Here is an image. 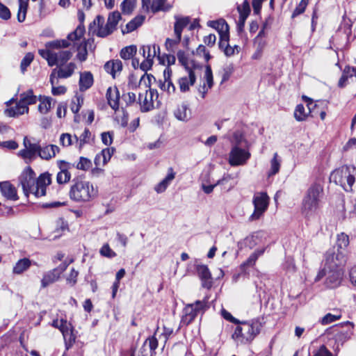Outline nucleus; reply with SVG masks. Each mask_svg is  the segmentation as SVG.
Masks as SVG:
<instances>
[{
    "label": "nucleus",
    "instance_id": "f257e3e1",
    "mask_svg": "<svg viewBox=\"0 0 356 356\" xmlns=\"http://www.w3.org/2000/svg\"><path fill=\"white\" fill-rule=\"evenodd\" d=\"M24 194L29 197L33 194L35 197L45 195L46 188L51 182V175L49 172L42 173L37 179L34 171L28 167L19 177Z\"/></svg>",
    "mask_w": 356,
    "mask_h": 356
},
{
    "label": "nucleus",
    "instance_id": "f03ea898",
    "mask_svg": "<svg viewBox=\"0 0 356 356\" xmlns=\"http://www.w3.org/2000/svg\"><path fill=\"white\" fill-rule=\"evenodd\" d=\"M356 168L343 165L334 170L330 176L331 182L341 186L346 192L355 191L353 184L355 181Z\"/></svg>",
    "mask_w": 356,
    "mask_h": 356
},
{
    "label": "nucleus",
    "instance_id": "7ed1b4c3",
    "mask_svg": "<svg viewBox=\"0 0 356 356\" xmlns=\"http://www.w3.org/2000/svg\"><path fill=\"white\" fill-rule=\"evenodd\" d=\"M140 53L145 58V60L140 64V69L147 72L149 70L153 65L154 58L160 53V47L158 45H143L140 49ZM156 81L155 77L152 74L145 73L143 74L140 80V83L144 81L147 86H149L152 80Z\"/></svg>",
    "mask_w": 356,
    "mask_h": 356
},
{
    "label": "nucleus",
    "instance_id": "20e7f679",
    "mask_svg": "<svg viewBox=\"0 0 356 356\" xmlns=\"http://www.w3.org/2000/svg\"><path fill=\"white\" fill-rule=\"evenodd\" d=\"M323 188L320 184L314 183L307 191L302 200V213L310 216L318 210L320 197L323 195Z\"/></svg>",
    "mask_w": 356,
    "mask_h": 356
},
{
    "label": "nucleus",
    "instance_id": "39448f33",
    "mask_svg": "<svg viewBox=\"0 0 356 356\" xmlns=\"http://www.w3.org/2000/svg\"><path fill=\"white\" fill-rule=\"evenodd\" d=\"M96 195L97 191L88 181H77L71 186L70 191V199L77 202H88Z\"/></svg>",
    "mask_w": 356,
    "mask_h": 356
},
{
    "label": "nucleus",
    "instance_id": "423d86ee",
    "mask_svg": "<svg viewBox=\"0 0 356 356\" xmlns=\"http://www.w3.org/2000/svg\"><path fill=\"white\" fill-rule=\"evenodd\" d=\"M346 262V251L339 250L336 247L330 248L325 254L324 268L318 273L316 280H319L326 274L327 268H339Z\"/></svg>",
    "mask_w": 356,
    "mask_h": 356
},
{
    "label": "nucleus",
    "instance_id": "0eeeda50",
    "mask_svg": "<svg viewBox=\"0 0 356 356\" xmlns=\"http://www.w3.org/2000/svg\"><path fill=\"white\" fill-rule=\"evenodd\" d=\"M261 327V325L257 321L243 322L241 325L236 327L233 337H241L248 341H251L259 333Z\"/></svg>",
    "mask_w": 356,
    "mask_h": 356
},
{
    "label": "nucleus",
    "instance_id": "6e6552de",
    "mask_svg": "<svg viewBox=\"0 0 356 356\" xmlns=\"http://www.w3.org/2000/svg\"><path fill=\"white\" fill-rule=\"evenodd\" d=\"M71 45L67 40H55L52 41L47 42L45 44V49H39L38 54L45 60H47L49 66H54V50L60 49H65L69 47Z\"/></svg>",
    "mask_w": 356,
    "mask_h": 356
},
{
    "label": "nucleus",
    "instance_id": "1a4fd4ad",
    "mask_svg": "<svg viewBox=\"0 0 356 356\" xmlns=\"http://www.w3.org/2000/svg\"><path fill=\"white\" fill-rule=\"evenodd\" d=\"M207 306V301L196 300L194 303L188 304L183 310L181 323L184 325L190 324L200 312H204Z\"/></svg>",
    "mask_w": 356,
    "mask_h": 356
},
{
    "label": "nucleus",
    "instance_id": "9d476101",
    "mask_svg": "<svg viewBox=\"0 0 356 356\" xmlns=\"http://www.w3.org/2000/svg\"><path fill=\"white\" fill-rule=\"evenodd\" d=\"M269 197L266 193L261 192L255 193L253 197L254 210L250 216V220H258L266 211L268 206Z\"/></svg>",
    "mask_w": 356,
    "mask_h": 356
},
{
    "label": "nucleus",
    "instance_id": "9b49d317",
    "mask_svg": "<svg viewBox=\"0 0 356 356\" xmlns=\"http://www.w3.org/2000/svg\"><path fill=\"white\" fill-rule=\"evenodd\" d=\"M250 157V153L245 147L233 146L229 154V163L232 166L244 165Z\"/></svg>",
    "mask_w": 356,
    "mask_h": 356
},
{
    "label": "nucleus",
    "instance_id": "f8f14e48",
    "mask_svg": "<svg viewBox=\"0 0 356 356\" xmlns=\"http://www.w3.org/2000/svg\"><path fill=\"white\" fill-rule=\"evenodd\" d=\"M325 284L329 288H335L339 286L342 280L343 272L339 268H327Z\"/></svg>",
    "mask_w": 356,
    "mask_h": 356
},
{
    "label": "nucleus",
    "instance_id": "ddd939ff",
    "mask_svg": "<svg viewBox=\"0 0 356 356\" xmlns=\"http://www.w3.org/2000/svg\"><path fill=\"white\" fill-rule=\"evenodd\" d=\"M120 19L121 15L118 11L111 13L108 17L106 24L104 25V31L101 32L102 35L108 36L113 33L117 29V25Z\"/></svg>",
    "mask_w": 356,
    "mask_h": 356
},
{
    "label": "nucleus",
    "instance_id": "4468645a",
    "mask_svg": "<svg viewBox=\"0 0 356 356\" xmlns=\"http://www.w3.org/2000/svg\"><path fill=\"white\" fill-rule=\"evenodd\" d=\"M104 17L102 15H97L88 26V34L97 35L99 38H105L106 35H102L101 32L104 31Z\"/></svg>",
    "mask_w": 356,
    "mask_h": 356
},
{
    "label": "nucleus",
    "instance_id": "2eb2a0df",
    "mask_svg": "<svg viewBox=\"0 0 356 356\" xmlns=\"http://www.w3.org/2000/svg\"><path fill=\"white\" fill-rule=\"evenodd\" d=\"M197 275L202 281V286L206 289H210L212 286L213 282L211 274L209 268L206 265H197L196 267Z\"/></svg>",
    "mask_w": 356,
    "mask_h": 356
},
{
    "label": "nucleus",
    "instance_id": "dca6fc26",
    "mask_svg": "<svg viewBox=\"0 0 356 356\" xmlns=\"http://www.w3.org/2000/svg\"><path fill=\"white\" fill-rule=\"evenodd\" d=\"M29 147L21 149L18 155L29 163L34 159L37 155L39 156L40 145L37 143H29Z\"/></svg>",
    "mask_w": 356,
    "mask_h": 356
},
{
    "label": "nucleus",
    "instance_id": "f3484780",
    "mask_svg": "<svg viewBox=\"0 0 356 356\" xmlns=\"http://www.w3.org/2000/svg\"><path fill=\"white\" fill-rule=\"evenodd\" d=\"M69 325L70 324H68L66 320H60V331L63 335L67 350H68L75 341V337L72 334V330L69 328Z\"/></svg>",
    "mask_w": 356,
    "mask_h": 356
},
{
    "label": "nucleus",
    "instance_id": "a211bd4d",
    "mask_svg": "<svg viewBox=\"0 0 356 356\" xmlns=\"http://www.w3.org/2000/svg\"><path fill=\"white\" fill-rule=\"evenodd\" d=\"M106 97L108 105L115 111L119 108L120 92L117 87H109L106 90Z\"/></svg>",
    "mask_w": 356,
    "mask_h": 356
},
{
    "label": "nucleus",
    "instance_id": "6ab92c4d",
    "mask_svg": "<svg viewBox=\"0 0 356 356\" xmlns=\"http://www.w3.org/2000/svg\"><path fill=\"white\" fill-rule=\"evenodd\" d=\"M0 190L2 195L8 200H17L18 195L15 187L8 181L0 183Z\"/></svg>",
    "mask_w": 356,
    "mask_h": 356
},
{
    "label": "nucleus",
    "instance_id": "aec40b11",
    "mask_svg": "<svg viewBox=\"0 0 356 356\" xmlns=\"http://www.w3.org/2000/svg\"><path fill=\"white\" fill-rule=\"evenodd\" d=\"M186 71L188 73V76L181 77L178 81L180 90L183 92L188 91L190 86H193L196 80V76L193 70Z\"/></svg>",
    "mask_w": 356,
    "mask_h": 356
},
{
    "label": "nucleus",
    "instance_id": "412c9836",
    "mask_svg": "<svg viewBox=\"0 0 356 356\" xmlns=\"http://www.w3.org/2000/svg\"><path fill=\"white\" fill-rule=\"evenodd\" d=\"M58 51H54V63L55 65L63 66L72 58L73 52L70 50H62L61 49H57Z\"/></svg>",
    "mask_w": 356,
    "mask_h": 356
},
{
    "label": "nucleus",
    "instance_id": "4be33fe9",
    "mask_svg": "<svg viewBox=\"0 0 356 356\" xmlns=\"http://www.w3.org/2000/svg\"><path fill=\"white\" fill-rule=\"evenodd\" d=\"M175 22L174 24V33L175 36L181 37L182 31L184 28L189 25L191 22L190 17H182L175 15Z\"/></svg>",
    "mask_w": 356,
    "mask_h": 356
},
{
    "label": "nucleus",
    "instance_id": "5701e85b",
    "mask_svg": "<svg viewBox=\"0 0 356 356\" xmlns=\"http://www.w3.org/2000/svg\"><path fill=\"white\" fill-rule=\"evenodd\" d=\"M174 115L179 121L187 122L191 118V111L186 104L177 106L174 111Z\"/></svg>",
    "mask_w": 356,
    "mask_h": 356
},
{
    "label": "nucleus",
    "instance_id": "b1692460",
    "mask_svg": "<svg viewBox=\"0 0 356 356\" xmlns=\"http://www.w3.org/2000/svg\"><path fill=\"white\" fill-rule=\"evenodd\" d=\"M93 75L90 72H83L80 73L79 81V90L81 92L89 89L93 84Z\"/></svg>",
    "mask_w": 356,
    "mask_h": 356
},
{
    "label": "nucleus",
    "instance_id": "393cba45",
    "mask_svg": "<svg viewBox=\"0 0 356 356\" xmlns=\"http://www.w3.org/2000/svg\"><path fill=\"white\" fill-rule=\"evenodd\" d=\"M59 152V147L55 145H48L40 148L39 156L42 159L49 160Z\"/></svg>",
    "mask_w": 356,
    "mask_h": 356
},
{
    "label": "nucleus",
    "instance_id": "a878e982",
    "mask_svg": "<svg viewBox=\"0 0 356 356\" xmlns=\"http://www.w3.org/2000/svg\"><path fill=\"white\" fill-rule=\"evenodd\" d=\"M172 7L171 4L167 3V0H152L150 2L149 10L153 13H156L159 11H169Z\"/></svg>",
    "mask_w": 356,
    "mask_h": 356
},
{
    "label": "nucleus",
    "instance_id": "bb28decb",
    "mask_svg": "<svg viewBox=\"0 0 356 356\" xmlns=\"http://www.w3.org/2000/svg\"><path fill=\"white\" fill-rule=\"evenodd\" d=\"M104 70L106 72L111 74L113 78L115 77V74L121 72L122 70V63L120 60H112L106 63L104 65Z\"/></svg>",
    "mask_w": 356,
    "mask_h": 356
},
{
    "label": "nucleus",
    "instance_id": "cd10ccee",
    "mask_svg": "<svg viewBox=\"0 0 356 356\" xmlns=\"http://www.w3.org/2000/svg\"><path fill=\"white\" fill-rule=\"evenodd\" d=\"M28 112L29 107L24 106L23 104H21L20 101H19V102L17 103L15 106L6 108L4 111L5 115L8 117H16Z\"/></svg>",
    "mask_w": 356,
    "mask_h": 356
},
{
    "label": "nucleus",
    "instance_id": "c85d7f7f",
    "mask_svg": "<svg viewBox=\"0 0 356 356\" xmlns=\"http://www.w3.org/2000/svg\"><path fill=\"white\" fill-rule=\"evenodd\" d=\"M60 277V275L58 273L57 270H51L46 273L41 280V286L42 288H45L51 284L56 282Z\"/></svg>",
    "mask_w": 356,
    "mask_h": 356
},
{
    "label": "nucleus",
    "instance_id": "c756f323",
    "mask_svg": "<svg viewBox=\"0 0 356 356\" xmlns=\"http://www.w3.org/2000/svg\"><path fill=\"white\" fill-rule=\"evenodd\" d=\"M145 20V16L143 15H138L131 19L129 22H128L126 25L125 29H122V32L123 34H126L134 31L138 27L141 26Z\"/></svg>",
    "mask_w": 356,
    "mask_h": 356
},
{
    "label": "nucleus",
    "instance_id": "7c9ffc66",
    "mask_svg": "<svg viewBox=\"0 0 356 356\" xmlns=\"http://www.w3.org/2000/svg\"><path fill=\"white\" fill-rule=\"evenodd\" d=\"M76 68V65L74 63H68L65 67H60L56 69L57 79H66L71 76Z\"/></svg>",
    "mask_w": 356,
    "mask_h": 356
},
{
    "label": "nucleus",
    "instance_id": "2f4dec72",
    "mask_svg": "<svg viewBox=\"0 0 356 356\" xmlns=\"http://www.w3.org/2000/svg\"><path fill=\"white\" fill-rule=\"evenodd\" d=\"M86 32L84 24H79L76 29L70 33L67 36V40L70 43L71 42H76L83 38Z\"/></svg>",
    "mask_w": 356,
    "mask_h": 356
},
{
    "label": "nucleus",
    "instance_id": "473e14b6",
    "mask_svg": "<svg viewBox=\"0 0 356 356\" xmlns=\"http://www.w3.org/2000/svg\"><path fill=\"white\" fill-rule=\"evenodd\" d=\"M37 96L33 95L32 90H28L20 95L19 101L24 106H28L29 105L34 104L37 102Z\"/></svg>",
    "mask_w": 356,
    "mask_h": 356
},
{
    "label": "nucleus",
    "instance_id": "72a5a7b5",
    "mask_svg": "<svg viewBox=\"0 0 356 356\" xmlns=\"http://www.w3.org/2000/svg\"><path fill=\"white\" fill-rule=\"evenodd\" d=\"M31 264V261L29 259L24 258L19 259L13 268V273L21 274L24 271L26 270Z\"/></svg>",
    "mask_w": 356,
    "mask_h": 356
},
{
    "label": "nucleus",
    "instance_id": "f704fd0d",
    "mask_svg": "<svg viewBox=\"0 0 356 356\" xmlns=\"http://www.w3.org/2000/svg\"><path fill=\"white\" fill-rule=\"evenodd\" d=\"M348 236L343 232H341L337 235L336 245L334 247H336V248L339 250L346 251V248L348 247Z\"/></svg>",
    "mask_w": 356,
    "mask_h": 356
},
{
    "label": "nucleus",
    "instance_id": "c9c22d12",
    "mask_svg": "<svg viewBox=\"0 0 356 356\" xmlns=\"http://www.w3.org/2000/svg\"><path fill=\"white\" fill-rule=\"evenodd\" d=\"M40 103L38 106V110L41 113H47L51 106V102L53 99L49 97L40 96L39 99Z\"/></svg>",
    "mask_w": 356,
    "mask_h": 356
},
{
    "label": "nucleus",
    "instance_id": "e433bc0d",
    "mask_svg": "<svg viewBox=\"0 0 356 356\" xmlns=\"http://www.w3.org/2000/svg\"><path fill=\"white\" fill-rule=\"evenodd\" d=\"M18 1L19 8L17 13V20L19 22H23L26 19L29 0H18Z\"/></svg>",
    "mask_w": 356,
    "mask_h": 356
},
{
    "label": "nucleus",
    "instance_id": "4c0bfd02",
    "mask_svg": "<svg viewBox=\"0 0 356 356\" xmlns=\"http://www.w3.org/2000/svg\"><path fill=\"white\" fill-rule=\"evenodd\" d=\"M248 142L245 140L243 134L241 131H236L234 133L232 145L233 146H238L241 147H246Z\"/></svg>",
    "mask_w": 356,
    "mask_h": 356
},
{
    "label": "nucleus",
    "instance_id": "58836bf2",
    "mask_svg": "<svg viewBox=\"0 0 356 356\" xmlns=\"http://www.w3.org/2000/svg\"><path fill=\"white\" fill-rule=\"evenodd\" d=\"M352 332L350 330L341 331L334 335V340L337 344V348L350 338Z\"/></svg>",
    "mask_w": 356,
    "mask_h": 356
},
{
    "label": "nucleus",
    "instance_id": "ea45409f",
    "mask_svg": "<svg viewBox=\"0 0 356 356\" xmlns=\"http://www.w3.org/2000/svg\"><path fill=\"white\" fill-rule=\"evenodd\" d=\"M147 91H146L145 95L143 98V94H139V104L140 105V110L142 112H147L153 108V102L151 100H148L147 97Z\"/></svg>",
    "mask_w": 356,
    "mask_h": 356
},
{
    "label": "nucleus",
    "instance_id": "a19ab883",
    "mask_svg": "<svg viewBox=\"0 0 356 356\" xmlns=\"http://www.w3.org/2000/svg\"><path fill=\"white\" fill-rule=\"evenodd\" d=\"M341 317V313L339 310H336L334 314L328 313L325 315L321 320L322 325H327L334 322Z\"/></svg>",
    "mask_w": 356,
    "mask_h": 356
},
{
    "label": "nucleus",
    "instance_id": "79ce46f5",
    "mask_svg": "<svg viewBox=\"0 0 356 356\" xmlns=\"http://www.w3.org/2000/svg\"><path fill=\"white\" fill-rule=\"evenodd\" d=\"M232 179H233V177H232V175L227 174V175H225L222 179H219L216 183V185L222 186L223 189L228 191L234 187V184L230 182V181H232Z\"/></svg>",
    "mask_w": 356,
    "mask_h": 356
},
{
    "label": "nucleus",
    "instance_id": "37998d69",
    "mask_svg": "<svg viewBox=\"0 0 356 356\" xmlns=\"http://www.w3.org/2000/svg\"><path fill=\"white\" fill-rule=\"evenodd\" d=\"M265 249L257 250L250 255L248 259L243 263L241 266H253L258 257L264 254Z\"/></svg>",
    "mask_w": 356,
    "mask_h": 356
},
{
    "label": "nucleus",
    "instance_id": "c03bdc74",
    "mask_svg": "<svg viewBox=\"0 0 356 356\" xmlns=\"http://www.w3.org/2000/svg\"><path fill=\"white\" fill-rule=\"evenodd\" d=\"M309 113L303 104H298L294 111V117L296 120L300 122L306 119Z\"/></svg>",
    "mask_w": 356,
    "mask_h": 356
},
{
    "label": "nucleus",
    "instance_id": "a18cd8bd",
    "mask_svg": "<svg viewBox=\"0 0 356 356\" xmlns=\"http://www.w3.org/2000/svg\"><path fill=\"white\" fill-rule=\"evenodd\" d=\"M277 153H275L270 161V169L268 172V177L273 176L278 173L280 168V161L277 159Z\"/></svg>",
    "mask_w": 356,
    "mask_h": 356
},
{
    "label": "nucleus",
    "instance_id": "49530a36",
    "mask_svg": "<svg viewBox=\"0 0 356 356\" xmlns=\"http://www.w3.org/2000/svg\"><path fill=\"white\" fill-rule=\"evenodd\" d=\"M136 47L130 45L124 47L120 51V57L124 60H129L136 53Z\"/></svg>",
    "mask_w": 356,
    "mask_h": 356
},
{
    "label": "nucleus",
    "instance_id": "de8ad7c7",
    "mask_svg": "<svg viewBox=\"0 0 356 356\" xmlns=\"http://www.w3.org/2000/svg\"><path fill=\"white\" fill-rule=\"evenodd\" d=\"M136 0H124L121 3V10L124 14H131L136 7Z\"/></svg>",
    "mask_w": 356,
    "mask_h": 356
},
{
    "label": "nucleus",
    "instance_id": "09e8293b",
    "mask_svg": "<svg viewBox=\"0 0 356 356\" xmlns=\"http://www.w3.org/2000/svg\"><path fill=\"white\" fill-rule=\"evenodd\" d=\"M34 55L33 54L29 52L27 53L20 63V70L22 74H24L27 67L31 65L32 61L33 60Z\"/></svg>",
    "mask_w": 356,
    "mask_h": 356
},
{
    "label": "nucleus",
    "instance_id": "8fccbe9b",
    "mask_svg": "<svg viewBox=\"0 0 356 356\" xmlns=\"http://www.w3.org/2000/svg\"><path fill=\"white\" fill-rule=\"evenodd\" d=\"M237 10L239 16L248 18L251 11L248 1L244 0L242 5L237 6Z\"/></svg>",
    "mask_w": 356,
    "mask_h": 356
},
{
    "label": "nucleus",
    "instance_id": "3c124183",
    "mask_svg": "<svg viewBox=\"0 0 356 356\" xmlns=\"http://www.w3.org/2000/svg\"><path fill=\"white\" fill-rule=\"evenodd\" d=\"M181 37L175 36L174 39L167 38L165 40V47L170 53H174L175 47L180 43Z\"/></svg>",
    "mask_w": 356,
    "mask_h": 356
},
{
    "label": "nucleus",
    "instance_id": "603ef678",
    "mask_svg": "<svg viewBox=\"0 0 356 356\" xmlns=\"http://www.w3.org/2000/svg\"><path fill=\"white\" fill-rule=\"evenodd\" d=\"M91 136V133L90 130L88 128H86L83 131V132L80 136L79 138L74 136V138L76 142L79 140V145L80 147L83 146L84 144L88 143L90 141V138Z\"/></svg>",
    "mask_w": 356,
    "mask_h": 356
},
{
    "label": "nucleus",
    "instance_id": "864d4df0",
    "mask_svg": "<svg viewBox=\"0 0 356 356\" xmlns=\"http://www.w3.org/2000/svg\"><path fill=\"white\" fill-rule=\"evenodd\" d=\"M177 56L179 62L181 64V65H183L185 67V69L186 70H192L188 66V58L186 54L184 51H182V50L178 51V52L177 54Z\"/></svg>",
    "mask_w": 356,
    "mask_h": 356
},
{
    "label": "nucleus",
    "instance_id": "5fc2aeb1",
    "mask_svg": "<svg viewBox=\"0 0 356 356\" xmlns=\"http://www.w3.org/2000/svg\"><path fill=\"white\" fill-rule=\"evenodd\" d=\"M92 166V162L90 159L81 156L79 159V163L76 164V168L79 170H87Z\"/></svg>",
    "mask_w": 356,
    "mask_h": 356
},
{
    "label": "nucleus",
    "instance_id": "6e6d98bb",
    "mask_svg": "<svg viewBox=\"0 0 356 356\" xmlns=\"http://www.w3.org/2000/svg\"><path fill=\"white\" fill-rule=\"evenodd\" d=\"M114 152L115 149L113 147L105 148L102 150L100 154L102 156V165H104L105 164L107 163V162L111 159Z\"/></svg>",
    "mask_w": 356,
    "mask_h": 356
},
{
    "label": "nucleus",
    "instance_id": "4d7b16f0",
    "mask_svg": "<svg viewBox=\"0 0 356 356\" xmlns=\"http://www.w3.org/2000/svg\"><path fill=\"white\" fill-rule=\"evenodd\" d=\"M309 0H301L297 7L293 12L292 18L296 17V16L303 13L305 10L307 6L308 5Z\"/></svg>",
    "mask_w": 356,
    "mask_h": 356
},
{
    "label": "nucleus",
    "instance_id": "13d9d810",
    "mask_svg": "<svg viewBox=\"0 0 356 356\" xmlns=\"http://www.w3.org/2000/svg\"><path fill=\"white\" fill-rule=\"evenodd\" d=\"M89 42H90V40H83V44H81V45H83V49L79 51L76 55L77 58L81 62L85 61L87 59V56H88L87 46H88Z\"/></svg>",
    "mask_w": 356,
    "mask_h": 356
},
{
    "label": "nucleus",
    "instance_id": "bf43d9fd",
    "mask_svg": "<svg viewBox=\"0 0 356 356\" xmlns=\"http://www.w3.org/2000/svg\"><path fill=\"white\" fill-rule=\"evenodd\" d=\"M312 353L313 356H332V353L324 345H322L318 348L314 350Z\"/></svg>",
    "mask_w": 356,
    "mask_h": 356
},
{
    "label": "nucleus",
    "instance_id": "052dcab7",
    "mask_svg": "<svg viewBox=\"0 0 356 356\" xmlns=\"http://www.w3.org/2000/svg\"><path fill=\"white\" fill-rule=\"evenodd\" d=\"M71 178L70 172H63L61 171L58 172L56 176L57 183L59 184H63L67 183Z\"/></svg>",
    "mask_w": 356,
    "mask_h": 356
},
{
    "label": "nucleus",
    "instance_id": "680f3d73",
    "mask_svg": "<svg viewBox=\"0 0 356 356\" xmlns=\"http://www.w3.org/2000/svg\"><path fill=\"white\" fill-rule=\"evenodd\" d=\"M100 254L108 258H113L116 256V253L111 249L108 244H104L100 249Z\"/></svg>",
    "mask_w": 356,
    "mask_h": 356
},
{
    "label": "nucleus",
    "instance_id": "e2e57ef3",
    "mask_svg": "<svg viewBox=\"0 0 356 356\" xmlns=\"http://www.w3.org/2000/svg\"><path fill=\"white\" fill-rule=\"evenodd\" d=\"M219 24L216 30L218 31L219 35H223L224 33H229V25L225 20L221 19L218 20Z\"/></svg>",
    "mask_w": 356,
    "mask_h": 356
},
{
    "label": "nucleus",
    "instance_id": "0e129e2a",
    "mask_svg": "<svg viewBox=\"0 0 356 356\" xmlns=\"http://www.w3.org/2000/svg\"><path fill=\"white\" fill-rule=\"evenodd\" d=\"M147 341V346L149 350L153 354L158 347V341L154 336L149 337Z\"/></svg>",
    "mask_w": 356,
    "mask_h": 356
},
{
    "label": "nucleus",
    "instance_id": "69168bd1",
    "mask_svg": "<svg viewBox=\"0 0 356 356\" xmlns=\"http://www.w3.org/2000/svg\"><path fill=\"white\" fill-rule=\"evenodd\" d=\"M283 268L288 273H294L296 271V266L293 259L286 258L283 264Z\"/></svg>",
    "mask_w": 356,
    "mask_h": 356
},
{
    "label": "nucleus",
    "instance_id": "338daca9",
    "mask_svg": "<svg viewBox=\"0 0 356 356\" xmlns=\"http://www.w3.org/2000/svg\"><path fill=\"white\" fill-rule=\"evenodd\" d=\"M113 137V131L103 132L101 134L102 141L106 146H108L112 144Z\"/></svg>",
    "mask_w": 356,
    "mask_h": 356
},
{
    "label": "nucleus",
    "instance_id": "774afa93",
    "mask_svg": "<svg viewBox=\"0 0 356 356\" xmlns=\"http://www.w3.org/2000/svg\"><path fill=\"white\" fill-rule=\"evenodd\" d=\"M204 78H205L207 83L208 85V88H211L213 86V80L212 70L209 65H207L206 67Z\"/></svg>",
    "mask_w": 356,
    "mask_h": 356
}]
</instances>
